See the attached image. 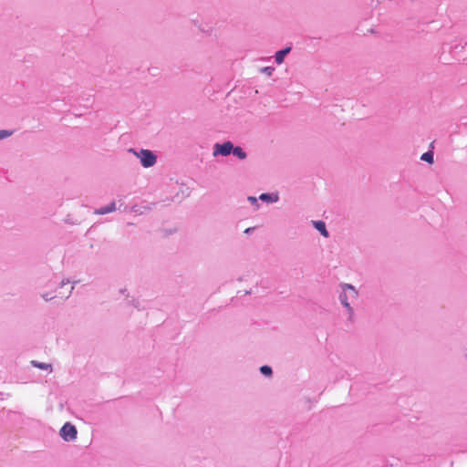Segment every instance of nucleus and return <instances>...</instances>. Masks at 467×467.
<instances>
[{"mask_svg": "<svg viewBox=\"0 0 467 467\" xmlns=\"http://www.w3.org/2000/svg\"><path fill=\"white\" fill-rule=\"evenodd\" d=\"M68 283H69L68 281H67V282L62 281L61 282V287H63L65 285H68Z\"/></svg>", "mask_w": 467, "mask_h": 467, "instance_id": "a211bd4d", "label": "nucleus"}, {"mask_svg": "<svg viewBox=\"0 0 467 467\" xmlns=\"http://www.w3.org/2000/svg\"><path fill=\"white\" fill-rule=\"evenodd\" d=\"M116 210V204L114 202H110L109 204H108L107 206L105 207H101L99 209H97L95 211V213L96 214H106V213H112Z\"/></svg>", "mask_w": 467, "mask_h": 467, "instance_id": "6e6552de", "label": "nucleus"}, {"mask_svg": "<svg viewBox=\"0 0 467 467\" xmlns=\"http://www.w3.org/2000/svg\"><path fill=\"white\" fill-rule=\"evenodd\" d=\"M258 199L266 203H275L279 201V194L278 192L262 193Z\"/></svg>", "mask_w": 467, "mask_h": 467, "instance_id": "39448f33", "label": "nucleus"}, {"mask_svg": "<svg viewBox=\"0 0 467 467\" xmlns=\"http://www.w3.org/2000/svg\"><path fill=\"white\" fill-rule=\"evenodd\" d=\"M275 68L272 67H265L261 69L263 73H265L268 76H271L274 72Z\"/></svg>", "mask_w": 467, "mask_h": 467, "instance_id": "2eb2a0df", "label": "nucleus"}, {"mask_svg": "<svg viewBox=\"0 0 467 467\" xmlns=\"http://www.w3.org/2000/svg\"><path fill=\"white\" fill-rule=\"evenodd\" d=\"M72 289H73V286H71V287L67 290V294H62V295H61V296H62V297H63V296L67 297V296H69V294L71 293Z\"/></svg>", "mask_w": 467, "mask_h": 467, "instance_id": "f3484780", "label": "nucleus"}, {"mask_svg": "<svg viewBox=\"0 0 467 467\" xmlns=\"http://www.w3.org/2000/svg\"><path fill=\"white\" fill-rule=\"evenodd\" d=\"M130 152L133 153L140 161V164L144 168H150L157 162V155L146 149L134 150L130 149Z\"/></svg>", "mask_w": 467, "mask_h": 467, "instance_id": "f03ea898", "label": "nucleus"}, {"mask_svg": "<svg viewBox=\"0 0 467 467\" xmlns=\"http://www.w3.org/2000/svg\"><path fill=\"white\" fill-rule=\"evenodd\" d=\"M234 150V144L231 141H225L224 143H215L213 145V156H223L226 157L232 153Z\"/></svg>", "mask_w": 467, "mask_h": 467, "instance_id": "7ed1b4c3", "label": "nucleus"}, {"mask_svg": "<svg viewBox=\"0 0 467 467\" xmlns=\"http://www.w3.org/2000/svg\"><path fill=\"white\" fill-rule=\"evenodd\" d=\"M290 51H291V47H285V48H284L282 50L277 51L275 53V63L278 64V65H281L284 62L285 56L288 53H290Z\"/></svg>", "mask_w": 467, "mask_h": 467, "instance_id": "423d86ee", "label": "nucleus"}, {"mask_svg": "<svg viewBox=\"0 0 467 467\" xmlns=\"http://www.w3.org/2000/svg\"><path fill=\"white\" fill-rule=\"evenodd\" d=\"M315 228L324 236L328 237V232L326 227V223L323 221H313Z\"/></svg>", "mask_w": 467, "mask_h": 467, "instance_id": "0eeeda50", "label": "nucleus"}, {"mask_svg": "<svg viewBox=\"0 0 467 467\" xmlns=\"http://www.w3.org/2000/svg\"><path fill=\"white\" fill-rule=\"evenodd\" d=\"M420 160L427 161L429 163H432L433 162V153L431 151H427L421 155Z\"/></svg>", "mask_w": 467, "mask_h": 467, "instance_id": "9b49d317", "label": "nucleus"}, {"mask_svg": "<svg viewBox=\"0 0 467 467\" xmlns=\"http://www.w3.org/2000/svg\"><path fill=\"white\" fill-rule=\"evenodd\" d=\"M232 153L236 156L239 160H244L247 157L246 152L239 146L234 147Z\"/></svg>", "mask_w": 467, "mask_h": 467, "instance_id": "1a4fd4ad", "label": "nucleus"}, {"mask_svg": "<svg viewBox=\"0 0 467 467\" xmlns=\"http://www.w3.org/2000/svg\"><path fill=\"white\" fill-rule=\"evenodd\" d=\"M12 134H13L12 131H9V130H0V140L8 138Z\"/></svg>", "mask_w": 467, "mask_h": 467, "instance_id": "4468645a", "label": "nucleus"}, {"mask_svg": "<svg viewBox=\"0 0 467 467\" xmlns=\"http://www.w3.org/2000/svg\"><path fill=\"white\" fill-rule=\"evenodd\" d=\"M77 434L78 431L76 427L69 422L65 423L60 430V436L66 441H75L77 439Z\"/></svg>", "mask_w": 467, "mask_h": 467, "instance_id": "20e7f679", "label": "nucleus"}, {"mask_svg": "<svg viewBox=\"0 0 467 467\" xmlns=\"http://www.w3.org/2000/svg\"><path fill=\"white\" fill-rule=\"evenodd\" d=\"M260 371L265 376H270L272 374V368L269 366H262L260 368Z\"/></svg>", "mask_w": 467, "mask_h": 467, "instance_id": "f8f14e48", "label": "nucleus"}, {"mask_svg": "<svg viewBox=\"0 0 467 467\" xmlns=\"http://www.w3.org/2000/svg\"><path fill=\"white\" fill-rule=\"evenodd\" d=\"M43 298L47 301V300H50L52 298H55L57 297V295H48V294H44L42 295Z\"/></svg>", "mask_w": 467, "mask_h": 467, "instance_id": "dca6fc26", "label": "nucleus"}, {"mask_svg": "<svg viewBox=\"0 0 467 467\" xmlns=\"http://www.w3.org/2000/svg\"><path fill=\"white\" fill-rule=\"evenodd\" d=\"M31 364L35 368H38L40 369H51V365L47 363H41L36 360H32Z\"/></svg>", "mask_w": 467, "mask_h": 467, "instance_id": "9d476101", "label": "nucleus"}, {"mask_svg": "<svg viewBox=\"0 0 467 467\" xmlns=\"http://www.w3.org/2000/svg\"><path fill=\"white\" fill-rule=\"evenodd\" d=\"M247 200H248V202H249L252 205L255 206V208H256V209H258V208H259V203H258V200H259V199H258V198L254 197V196H249V197L247 198Z\"/></svg>", "mask_w": 467, "mask_h": 467, "instance_id": "ddd939ff", "label": "nucleus"}, {"mask_svg": "<svg viewBox=\"0 0 467 467\" xmlns=\"http://www.w3.org/2000/svg\"><path fill=\"white\" fill-rule=\"evenodd\" d=\"M338 299L346 310L348 320L353 321L355 317L354 306L358 300V292L355 286L349 284L339 285Z\"/></svg>", "mask_w": 467, "mask_h": 467, "instance_id": "f257e3e1", "label": "nucleus"}]
</instances>
